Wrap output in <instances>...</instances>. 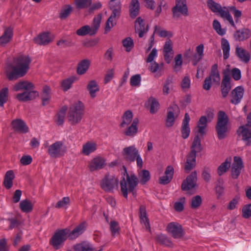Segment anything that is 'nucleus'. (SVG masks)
Returning <instances> with one entry per match:
<instances>
[{
  "instance_id": "obj_46",
  "label": "nucleus",
  "mask_w": 251,
  "mask_h": 251,
  "mask_svg": "<svg viewBox=\"0 0 251 251\" xmlns=\"http://www.w3.org/2000/svg\"><path fill=\"white\" fill-rule=\"evenodd\" d=\"M119 17L120 16L117 15H113V14L111 15L105 23V33L110 30L111 28L116 24V19H118Z\"/></svg>"
},
{
  "instance_id": "obj_31",
  "label": "nucleus",
  "mask_w": 251,
  "mask_h": 251,
  "mask_svg": "<svg viewBox=\"0 0 251 251\" xmlns=\"http://www.w3.org/2000/svg\"><path fill=\"white\" fill-rule=\"evenodd\" d=\"M109 4L110 9L112 12L111 14L120 17L122 5L120 0H111Z\"/></svg>"
},
{
  "instance_id": "obj_20",
  "label": "nucleus",
  "mask_w": 251,
  "mask_h": 251,
  "mask_svg": "<svg viewBox=\"0 0 251 251\" xmlns=\"http://www.w3.org/2000/svg\"><path fill=\"white\" fill-rule=\"evenodd\" d=\"M11 126L15 131L21 133H26L29 131V128L26 123L22 119H17L13 120L11 122Z\"/></svg>"
},
{
  "instance_id": "obj_58",
  "label": "nucleus",
  "mask_w": 251,
  "mask_h": 251,
  "mask_svg": "<svg viewBox=\"0 0 251 251\" xmlns=\"http://www.w3.org/2000/svg\"><path fill=\"white\" fill-rule=\"evenodd\" d=\"M75 81V77H71L64 79L62 81L61 86L64 91L69 89Z\"/></svg>"
},
{
  "instance_id": "obj_19",
  "label": "nucleus",
  "mask_w": 251,
  "mask_h": 251,
  "mask_svg": "<svg viewBox=\"0 0 251 251\" xmlns=\"http://www.w3.org/2000/svg\"><path fill=\"white\" fill-rule=\"evenodd\" d=\"M135 32L138 33L139 37L142 38L144 34L148 31L149 25H146L144 20L139 17L135 22Z\"/></svg>"
},
{
  "instance_id": "obj_12",
  "label": "nucleus",
  "mask_w": 251,
  "mask_h": 251,
  "mask_svg": "<svg viewBox=\"0 0 251 251\" xmlns=\"http://www.w3.org/2000/svg\"><path fill=\"white\" fill-rule=\"evenodd\" d=\"M66 147L61 141H57L49 147L48 153L53 158L59 157L66 152Z\"/></svg>"
},
{
  "instance_id": "obj_7",
  "label": "nucleus",
  "mask_w": 251,
  "mask_h": 251,
  "mask_svg": "<svg viewBox=\"0 0 251 251\" xmlns=\"http://www.w3.org/2000/svg\"><path fill=\"white\" fill-rule=\"evenodd\" d=\"M101 18L102 15L98 14L93 19V25L91 27L88 25L81 27L76 31L77 34L80 36H84L87 34L91 36L95 35L100 27Z\"/></svg>"
},
{
  "instance_id": "obj_30",
  "label": "nucleus",
  "mask_w": 251,
  "mask_h": 251,
  "mask_svg": "<svg viewBox=\"0 0 251 251\" xmlns=\"http://www.w3.org/2000/svg\"><path fill=\"white\" fill-rule=\"evenodd\" d=\"M235 53L241 61L247 63L250 61L251 58L250 54L246 50L237 47L236 48Z\"/></svg>"
},
{
  "instance_id": "obj_16",
  "label": "nucleus",
  "mask_w": 251,
  "mask_h": 251,
  "mask_svg": "<svg viewBox=\"0 0 251 251\" xmlns=\"http://www.w3.org/2000/svg\"><path fill=\"white\" fill-rule=\"evenodd\" d=\"M243 167L244 165L241 158L239 156H234L231 169V176L233 178L236 179L238 178Z\"/></svg>"
},
{
  "instance_id": "obj_33",
  "label": "nucleus",
  "mask_w": 251,
  "mask_h": 251,
  "mask_svg": "<svg viewBox=\"0 0 251 251\" xmlns=\"http://www.w3.org/2000/svg\"><path fill=\"white\" fill-rule=\"evenodd\" d=\"M87 89L89 92L91 98H95L96 93L100 91V87L98 83L94 80H91L87 85Z\"/></svg>"
},
{
  "instance_id": "obj_22",
  "label": "nucleus",
  "mask_w": 251,
  "mask_h": 251,
  "mask_svg": "<svg viewBox=\"0 0 251 251\" xmlns=\"http://www.w3.org/2000/svg\"><path fill=\"white\" fill-rule=\"evenodd\" d=\"M38 95V92L34 90L25 91L22 93L18 94L16 98L20 101L25 102L34 99Z\"/></svg>"
},
{
  "instance_id": "obj_35",
  "label": "nucleus",
  "mask_w": 251,
  "mask_h": 251,
  "mask_svg": "<svg viewBox=\"0 0 251 251\" xmlns=\"http://www.w3.org/2000/svg\"><path fill=\"white\" fill-rule=\"evenodd\" d=\"M129 13L131 18H135L139 13L140 3L138 0H132L129 6Z\"/></svg>"
},
{
  "instance_id": "obj_34",
  "label": "nucleus",
  "mask_w": 251,
  "mask_h": 251,
  "mask_svg": "<svg viewBox=\"0 0 251 251\" xmlns=\"http://www.w3.org/2000/svg\"><path fill=\"white\" fill-rule=\"evenodd\" d=\"M85 231V224L81 223L76 226L69 234L70 239L73 240L78 237Z\"/></svg>"
},
{
  "instance_id": "obj_21",
  "label": "nucleus",
  "mask_w": 251,
  "mask_h": 251,
  "mask_svg": "<svg viewBox=\"0 0 251 251\" xmlns=\"http://www.w3.org/2000/svg\"><path fill=\"white\" fill-rule=\"evenodd\" d=\"M13 37V27L4 28V32L0 37V46H4L10 42Z\"/></svg>"
},
{
  "instance_id": "obj_5",
  "label": "nucleus",
  "mask_w": 251,
  "mask_h": 251,
  "mask_svg": "<svg viewBox=\"0 0 251 251\" xmlns=\"http://www.w3.org/2000/svg\"><path fill=\"white\" fill-rule=\"evenodd\" d=\"M85 106L81 101L74 103L69 107L67 118L69 122L75 125L80 122L84 114Z\"/></svg>"
},
{
  "instance_id": "obj_56",
  "label": "nucleus",
  "mask_w": 251,
  "mask_h": 251,
  "mask_svg": "<svg viewBox=\"0 0 251 251\" xmlns=\"http://www.w3.org/2000/svg\"><path fill=\"white\" fill-rule=\"evenodd\" d=\"M207 6L214 13H218L222 7L220 4L215 2L213 0H207Z\"/></svg>"
},
{
  "instance_id": "obj_49",
  "label": "nucleus",
  "mask_w": 251,
  "mask_h": 251,
  "mask_svg": "<svg viewBox=\"0 0 251 251\" xmlns=\"http://www.w3.org/2000/svg\"><path fill=\"white\" fill-rule=\"evenodd\" d=\"M218 13L220 14L221 17L227 20L233 27L235 26L232 17L227 10H225L222 7Z\"/></svg>"
},
{
  "instance_id": "obj_41",
  "label": "nucleus",
  "mask_w": 251,
  "mask_h": 251,
  "mask_svg": "<svg viewBox=\"0 0 251 251\" xmlns=\"http://www.w3.org/2000/svg\"><path fill=\"white\" fill-rule=\"evenodd\" d=\"M96 149L97 145L95 143L88 142L83 145L82 148V153L86 155H88L91 152L95 151Z\"/></svg>"
},
{
  "instance_id": "obj_9",
  "label": "nucleus",
  "mask_w": 251,
  "mask_h": 251,
  "mask_svg": "<svg viewBox=\"0 0 251 251\" xmlns=\"http://www.w3.org/2000/svg\"><path fill=\"white\" fill-rule=\"evenodd\" d=\"M223 76L221 82V93L223 98H226L228 95L231 89V77L230 76V70L229 65L226 66V69L223 72Z\"/></svg>"
},
{
  "instance_id": "obj_11",
  "label": "nucleus",
  "mask_w": 251,
  "mask_h": 251,
  "mask_svg": "<svg viewBox=\"0 0 251 251\" xmlns=\"http://www.w3.org/2000/svg\"><path fill=\"white\" fill-rule=\"evenodd\" d=\"M118 184V180L113 176L106 175L100 182L101 188L105 192H112Z\"/></svg>"
},
{
  "instance_id": "obj_45",
  "label": "nucleus",
  "mask_w": 251,
  "mask_h": 251,
  "mask_svg": "<svg viewBox=\"0 0 251 251\" xmlns=\"http://www.w3.org/2000/svg\"><path fill=\"white\" fill-rule=\"evenodd\" d=\"M67 110V107L66 106H63L59 110L56 116L55 122L57 125L61 126L63 125L66 113Z\"/></svg>"
},
{
  "instance_id": "obj_28",
  "label": "nucleus",
  "mask_w": 251,
  "mask_h": 251,
  "mask_svg": "<svg viewBox=\"0 0 251 251\" xmlns=\"http://www.w3.org/2000/svg\"><path fill=\"white\" fill-rule=\"evenodd\" d=\"M34 42L39 45H46L52 41L51 37L49 35V32H43L35 37Z\"/></svg>"
},
{
  "instance_id": "obj_43",
  "label": "nucleus",
  "mask_w": 251,
  "mask_h": 251,
  "mask_svg": "<svg viewBox=\"0 0 251 251\" xmlns=\"http://www.w3.org/2000/svg\"><path fill=\"white\" fill-rule=\"evenodd\" d=\"M156 240L159 244L168 246L172 247L173 246L172 242L170 240L168 237L164 234H158L156 236Z\"/></svg>"
},
{
  "instance_id": "obj_63",
  "label": "nucleus",
  "mask_w": 251,
  "mask_h": 251,
  "mask_svg": "<svg viewBox=\"0 0 251 251\" xmlns=\"http://www.w3.org/2000/svg\"><path fill=\"white\" fill-rule=\"evenodd\" d=\"M175 65L174 66V70L176 72L179 71L182 64V55L178 54L176 55L175 58Z\"/></svg>"
},
{
  "instance_id": "obj_32",
  "label": "nucleus",
  "mask_w": 251,
  "mask_h": 251,
  "mask_svg": "<svg viewBox=\"0 0 251 251\" xmlns=\"http://www.w3.org/2000/svg\"><path fill=\"white\" fill-rule=\"evenodd\" d=\"M138 123V119L137 118H134L131 125L125 131V134L130 137L134 136L138 132V128L137 126Z\"/></svg>"
},
{
  "instance_id": "obj_10",
  "label": "nucleus",
  "mask_w": 251,
  "mask_h": 251,
  "mask_svg": "<svg viewBox=\"0 0 251 251\" xmlns=\"http://www.w3.org/2000/svg\"><path fill=\"white\" fill-rule=\"evenodd\" d=\"M68 234L67 229H63L56 231L51 238L50 243L55 250L60 249L67 239Z\"/></svg>"
},
{
  "instance_id": "obj_14",
  "label": "nucleus",
  "mask_w": 251,
  "mask_h": 251,
  "mask_svg": "<svg viewBox=\"0 0 251 251\" xmlns=\"http://www.w3.org/2000/svg\"><path fill=\"white\" fill-rule=\"evenodd\" d=\"M197 173L196 171L192 172L187 176L181 184V189L183 191L192 190L197 185Z\"/></svg>"
},
{
  "instance_id": "obj_57",
  "label": "nucleus",
  "mask_w": 251,
  "mask_h": 251,
  "mask_svg": "<svg viewBox=\"0 0 251 251\" xmlns=\"http://www.w3.org/2000/svg\"><path fill=\"white\" fill-rule=\"evenodd\" d=\"M163 63L158 64L156 62L153 61L151 63V66L149 67V70L152 73L159 72L163 69Z\"/></svg>"
},
{
  "instance_id": "obj_38",
  "label": "nucleus",
  "mask_w": 251,
  "mask_h": 251,
  "mask_svg": "<svg viewBox=\"0 0 251 251\" xmlns=\"http://www.w3.org/2000/svg\"><path fill=\"white\" fill-rule=\"evenodd\" d=\"M90 65V61L87 59H84L80 62L77 65V73L78 75H83L88 70Z\"/></svg>"
},
{
  "instance_id": "obj_36",
  "label": "nucleus",
  "mask_w": 251,
  "mask_h": 251,
  "mask_svg": "<svg viewBox=\"0 0 251 251\" xmlns=\"http://www.w3.org/2000/svg\"><path fill=\"white\" fill-rule=\"evenodd\" d=\"M50 93L51 89L49 86L47 85L44 86L41 94L43 105L45 106L49 103L51 98Z\"/></svg>"
},
{
  "instance_id": "obj_51",
  "label": "nucleus",
  "mask_w": 251,
  "mask_h": 251,
  "mask_svg": "<svg viewBox=\"0 0 251 251\" xmlns=\"http://www.w3.org/2000/svg\"><path fill=\"white\" fill-rule=\"evenodd\" d=\"M8 89L3 88L0 91V106L3 107L5 103L8 100Z\"/></svg>"
},
{
  "instance_id": "obj_18",
  "label": "nucleus",
  "mask_w": 251,
  "mask_h": 251,
  "mask_svg": "<svg viewBox=\"0 0 251 251\" xmlns=\"http://www.w3.org/2000/svg\"><path fill=\"white\" fill-rule=\"evenodd\" d=\"M246 125L240 126L237 130L238 136H241L242 139L246 146L251 145V130L247 128Z\"/></svg>"
},
{
  "instance_id": "obj_52",
  "label": "nucleus",
  "mask_w": 251,
  "mask_h": 251,
  "mask_svg": "<svg viewBox=\"0 0 251 251\" xmlns=\"http://www.w3.org/2000/svg\"><path fill=\"white\" fill-rule=\"evenodd\" d=\"M140 218L141 222H144L147 227L149 226V222L147 217L146 208L144 205H141L140 207Z\"/></svg>"
},
{
  "instance_id": "obj_59",
  "label": "nucleus",
  "mask_w": 251,
  "mask_h": 251,
  "mask_svg": "<svg viewBox=\"0 0 251 251\" xmlns=\"http://www.w3.org/2000/svg\"><path fill=\"white\" fill-rule=\"evenodd\" d=\"M123 46L126 48V51L129 52L133 48V41L130 37L126 38V39L123 40Z\"/></svg>"
},
{
  "instance_id": "obj_54",
  "label": "nucleus",
  "mask_w": 251,
  "mask_h": 251,
  "mask_svg": "<svg viewBox=\"0 0 251 251\" xmlns=\"http://www.w3.org/2000/svg\"><path fill=\"white\" fill-rule=\"evenodd\" d=\"M92 0H75L76 7L84 9L88 7L92 3Z\"/></svg>"
},
{
  "instance_id": "obj_37",
  "label": "nucleus",
  "mask_w": 251,
  "mask_h": 251,
  "mask_svg": "<svg viewBox=\"0 0 251 251\" xmlns=\"http://www.w3.org/2000/svg\"><path fill=\"white\" fill-rule=\"evenodd\" d=\"M15 178L14 172L12 170L7 171L5 175L4 185L6 189H10L13 185V180Z\"/></svg>"
},
{
  "instance_id": "obj_53",
  "label": "nucleus",
  "mask_w": 251,
  "mask_h": 251,
  "mask_svg": "<svg viewBox=\"0 0 251 251\" xmlns=\"http://www.w3.org/2000/svg\"><path fill=\"white\" fill-rule=\"evenodd\" d=\"M202 203V198L200 195H197L192 198L191 201V207L196 209L198 208Z\"/></svg>"
},
{
  "instance_id": "obj_17",
  "label": "nucleus",
  "mask_w": 251,
  "mask_h": 251,
  "mask_svg": "<svg viewBox=\"0 0 251 251\" xmlns=\"http://www.w3.org/2000/svg\"><path fill=\"white\" fill-rule=\"evenodd\" d=\"M244 89L242 86H238L232 90L230 93V102L234 105L239 103L243 97Z\"/></svg>"
},
{
  "instance_id": "obj_39",
  "label": "nucleus",
  "mask_w": 251,
  "mask_h": 251,
  "mask_svg": "<svg viewBox=\"0 0 251 251\" xmlns=\"http://www.w3.org/2000/svg\"><path fill=\"white\" fill-rule=\"evenodd\" d=\"M207 126V120L205 116H201L197 124V127L198 128V132L201 135H203L205 133V129Z\"/></svg>"
},
{
  "instance_id": "obj_55",
  "label": "nucleus",
  "mask_w": 251,
  "mask_h": 251,
  "mask_svg": "<svg viewBox=\"0 0 251 251\" xmlns=\"http://www.w3.org/2000/svg\"><path fill=\"white\" fill-rule=\"evenodd\" d=\"M176 118L173 111L169 110L168 112L166 120V126L168 127H172L175 123Z\"/></svg>"
},
{
  "instance_id": "obj_8",
  "label": "nucleus",
  "mask_w": 251,
  "mask_h": 251,
  "mask_svg": "<svg viewBox=\"0 0 251 251\" xmlns=\"http://www.w3.org/2000/svg\"><path fill=\"white\" fill-rule=\"evenodd\" d=\"M220 81V75L218 70V65L215 64L211 67L209 75L206 77L204 81L203 88L205 90H209L212 82L218 84Z\"/></svg>"
},
{
  "instance_id": "obj_47",
  "label": "nucleus",
  "mask_w": 251,
  "mask_h": 251,
  "mask_svg": "<svg viewBox=\"0 0 251 251\" xmlns=\"http://www.w3.org/2000/svg\"><path fill=\"white\" fill-rule=\"evenodd\" d=\"M20 207L23 212L28 213L33 209L31 201L28 200H23L20 202Z\"/></svg>"
},
{
  "instance_id": "obj_26",
  "label": "nucleus",
  "mask_w": 251,
  "mask_h": 251,
  "mask_svg": "<svg viewBox=\"0 0 251 251\" xmlns=\"http://www.w3.org/2000/svg\"><path fill=\"white\" fill-rule=\"evenodd\" d=\"M190 121V118L189 115L187 113H185L184 118L182 121L181 129L182 137L184 139H187L190 135V128L189 126Z\"/></svg>"
},
{
  "instance_id": "obj_15",
  "label": "nucleus",
  "mask_w": 251,
  "mask_h": 251,
  "mask_svg": "<svg viewBox=\"0 0 251 251\" xmlns=\"http://www.w3.org/2000/svg\"><path fill=\"white\" fill-rule=\"evenodd\" d=\"M167 230L174 238H180L184 234L182 226L179 223L171 222L167 226Z\"/></svg>"
},
{
  "instance_id": "obj_25",
  "label": "nucleus",
  "mask_w": 251,
  "mask_h": 251,
  "mask_svg": "<svg viewBox=\"0 0 251 251\" xmlns=\"http://www.w3.org/2000/svg\"><path fill=\"white\" fill-rule=\"evenodd\" d=\"M233 36L236 41H243L251 37V31L248 28H243L236 30L234 32Z\"/></svg>"
},
{
  "instance_id": "obj_24",
  "label": "nucleus",
  "mask_w": 251,
  "mask_h": 251,
  "mask_svg": "<svg viewBox=\"0 0 251 251\" xmlns=\"http://www.w3.org/2000/svg\"><path fill=\"white\" fill-rule=\"evenodd\" d=\"M165 175L159 178V183L162 185H166L169 183L173 177L174 169L172 166L167 167L165 171Z\"/></svg>"
},
{
  "instance_id": "obj_42",
  "label": "nucleus",
  "mask_w": 251,
  "mask_h": 251,
  "mask_svg": "<svg viewBox=\"0 0 251 251\" xmlns=\"http://www.w3.org/2000/svg\"><path fill=\"white\" fill-rule=\"evenodd\" d=\"M221 47L223 51V57L225 60L229 57L230 45L227 40L222 38L221 40Z\"/></svg>"
},
{
  "instance_id": "obj_4",
  "label": "nucleus",
  "mask_w": 251,
  "mask_h": 251,
  "mask_svg": "<svg viewBox=\"0 0 251 251\" xmlns=\"http://www.w3.org/2000/svg\"><path fill=\"white\" fill-rule=\"evenodd\" d=\"M201 151V139L199 135H197L195 137L191 147V151L187 156V160L184 166L185 171L189 172L195 167L197 153L200 152Z\"/></svg>"
},
{
  "instance_id": "obj_6",
  "label": "nucleus",
  "mask_w": 251,
  "mask_h": 251,
  "mask_svg": "<svg viewBox=\"0 0 251 251\" xmlns=\"http://www.w3.org/2000/svg\"><path fill=\"white\" fill-rule=\"evenodd\" d=\"M122 154L125 159L130 162L136 161L138 167L142 168L143 166L142 158L139 153L138 150L135 146H131L125 148L122 151Z\"/></svg>"
},
{
  "instance_id": "obj_13",
  "label": "nucleus",
  "mask_w": 251,
  "mask_h": 251,
  "mask_svg": "<svg viewBox=\"0 0 251 251\" xmlns=\"http://www.w3.org/2000/svg\"><path fill=\"white\" fill-rule=\"evenodd\" d=\"M173 17L178 18L180 14L187 16L189 15L188 9L186 0H176V5L173 7Z\"/></svg>"
},
{
  "instance_id": "obj_48",
  "label": "nucleus",
  "mask_w": 251,
  "mask_h": 251,
  "mask_svg": "<svg viewBox=\"0 0 251 251\" xmlns=\"http://www.w3.org/2000/svg\"><path fill=\"white\" fill-rule=\"evenodd\" d=\"M231 158H227L225 161L222 163L218 168L217 173L221 176L226 173L230 167Z\"/></svg>"
},
{
  "instance_id": "obj_62",
  "label": "nucleus",
  "mask_w": 251,
  "mask_h": 251,
  "mask_svg": "<svg viewBox=\"0 0 251 251\" xmlns=\"http://www.w3.org/2000/svg\"><path fill=\"white\" fill-rule=\"evenodd\" d=\"M141 81V77L139 74L133 75L130 78V84L131 86H139Z\"/></svg>"
},
{
  "instance_id": "obj_3",
  "label": "nucleus",
  "mask_w": 251,
  "mask_h": 251,
  "mask_svg": "<svg viewBox=\"0 0 251 251\" xmlns=\"http://www.w3.org/2000/svg\"><path fill=\"white\" fill-rule=\"evenodd\" d=\"M215 130L219 140L226 138L230 130L228 116L224 111L220 110L218 113Z\"/></svg>"
},
{
  "instance_id": "obj_60",
  "label": "nucleus",
  "mask_w": 251,
  "mask_h": 251,
  "mask_svg": "<svg viewBox=\"0 0 251 251\" xmlns=\"http://www.w3.org/2000/svg\"><path fill=\"white\" fill-rule=\"evenodd\" d=\"M7 221L10 223V225L8 227V229L10 230L18 227L20 225V221L18 217L8 218L7 219Z\"/></svg>"
},
{
  "instance_id": "obj_64",
  "label": "nucleus",
  "mask_w": 251,
  "mask_h": 251,
  "mask_svg": "<svg viewBox=\"0 0 251 251\" xmlns=\"http://www.w3.org/2000/svg\"><path fill=\"white\" fill-rule=\"evenodd\" d=\"M243 218L248 219L251 217V203L245 205L242 210Z\"/></svg>"
},
{
  "instance_id": "obj_2",
  "label": "nucleus",
  "mask_w": 251,
  "mask_h": 251,
  "mask_svg": "<svg viewBox=\"0 0 251 251\" xmlns=\"http://www.w3.org/2000/svg\"><path fill=\"white\" fill-rule=\"evenodd\" d=\"M125 172L120 181L121 191L123 196L127 198L128 193L136 194L135 188L139 183V179L134 173L128 174L125 166H123Z\"/></svg>"
},
{
  "instance_id": "obj_27",
  "label": "nucleus",
  "mask_w": 251,
  "mask_h": 251,
  "mask_svg": "<svg viewBox=\"0 0 251 251\" xmlns=\"http://www.w3.org/2000/svg\"><path fill=\"white\" fill-rule=\"evenodd\" d=\"M34 88V84L28 81H21L16 83L13 88L15 91L33 90Z\"/></svg>"
},
{
  "instance_id": "obj_50",
  "label": "nucleus",
  "mask_w": 251,
  "mask_h": 251,
  "mask_svg": "<svg viewBox=\"0 0 251 251\" xmlns=\"http://www.w3.org/2000/svg\"><path fill=\"white\" fill-rule=\"evenodd\" d=\"M140 183L145 184L151 178L150 172L147 170H143L139 174Z\"/></svg>"
},
{
  "instance_id": "obj_1",
  "label": "nucleus",
  "mask_w": 251,
  "mask_h": 251,
  "mask_svg": "<svg viewBox=\"0 0 251 251\" xmlns=\"http://www.w3.org/2000/svg\"><path fill=\"white\" fill-rule=\"evenodd\" d=\"M31 60L28 56L21 55L15 58L13 60L14 65L7 64L5 73L9 80H15L24 76L29 68V64Z\"/></svg>"
},
{
  "instance_id": "obj_44",
  "label": "nucleus",
  "mask_w": 251,
  "mask_h": 251,
  "mask_svg": "<svg viewBox=\"0 0 251 251\" xmlns=\"http://www.w3.org/2000/svg\"><path fill=\"white\" fill-rule=\"evenodd\" d=\"M149 104L150 105V111L151 114L156 113L159 108V103L157 100L153 97H150L148 100Z\"/></svg>"
},
{
  "instance_id": "obj_23",
  "label": "nucleus",
  "mask_w": 251,
  "mask_h": 251,
  "mask_svg": "<svg viewBox=\"0 0 251 251\" xmlns=\"http://www.w3.org/2000/svg\"><path fill=\"white\" fill-rule=\"evenodd\" d=\"M105 164V159L103 157L98 156L91 160L89 168L91 172H93L102 169Z\"/></svg>"
},
{
  "instance_id": "obj_29",
  "label": "nucleus",
  "mask_w": 251,
  "mask_h": 251,
  "mask_svg": "<svg viewBox=\"0 0 251 251\" xmlns=\"http://www.w3.org/2000/svg\"><path fill=\"white\" fill-rule=\"evenodd\" d=\"M74 251H101L102 249L97 251L91 243L83 242L74 246Z\"/></svg>"
},
{
  "instance_id": "obj_61",
  "label": "nucleus",
  "mask_w": 251,
  "mask_h": 251,
  "mask_svg": "<svg viewBox=\"0 0 251 251\" xmlns=\"http://www.w3.org/2000/svg\"><path fill=\"white\" fill-rule=\"evenodd\" d=\"M213 27L219 35L223 36L226 34L225 29L221 28V24L218 20L213 21Z\"/></svg>"
},
{
  "instance_id": "obj_40",
  "label": "nucleus",
  "mask_w": 251,
  "mask_h": 251,
  "mask_svg": "<svg viewBox=\"0 0 251 251\" xmlns=\"http://www.w3.org/2000/svg\"><path fill=\"white\" fill-rule=\"evenodd\" d=\"M133 118V114L131 111L127 110L122 116V122L121 124V126L125 127L128 125L132 122Z\"/></svg>"
}]
</instances>
